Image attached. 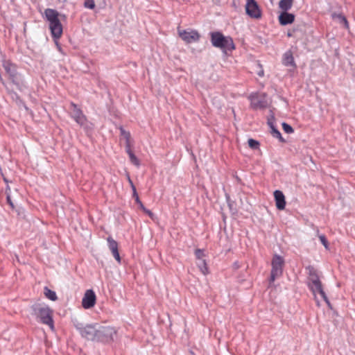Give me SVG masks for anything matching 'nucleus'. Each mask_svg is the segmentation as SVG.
Masks as SVG:
<instances>
[{"instance_id":"6","label":"nucleus","mask_w":355,"mask_h":355,"mask_svg":"<svg viewBox=\"0 0 355 355\" xmlns=\"http://www.w3.org/2000/svg\"><path fill=\"white\" fill-rule=\"evenodd\" d=\"M76 327L83 337L89 340H96L98 324H87L84 327L81 324H77Z\"/></svg>"},{"instance_id":"4","label":"nucleus","mask_w":355,"mask_h":355,"mask_svg":"<svg viewBox=\"0 0 355 355\" xmlns=\"http://www.w3.org/2000/svg\"><path fill=\"white\" fill-rule=\"evenodd\" d=\"M116 334V330L110 326H101L98 324L96 340L103 343H108L114 339Z\"/></svg>"},{"instance_id":"37","label":"nucleus","mask_w":355,"mask_h":355,"mask_svg":"<svg viewBox=\"0 0 355 355\" xmlns=\"http://www.w3.org/2000/svg\"><path fill=\"white\" fill-rule=\"evenodd\" d=\"M287 35H288V37H293V33L292 32L289 31V32H288Z\"/></svg>"},{"instance_id":"3","label":"nucleus","mask_w":355,"mask_h":355,"mask_svg":"<svg viewBox=\"0 0 355 355\" xmlns=\"http://www.w3.org/2000/svg\"><path fill=\"white\" fill-rule=\"evenodd\" d=\"M211 42L214 47L219 48L224 52L235 49L232 39L230 37L224 36L220 32L211 33Z\"/></svg>"},{"instance_id":"19","label":"nucleus","mask_w":355,"mask_h":355,"mask_svg":"<svg viewBox=\"0 0 355 355\" xmlns=\"http://www.w3.org/2000/svg\"><path fill=\"white\" fill-rule=\"evenodd\" d=\"M293 3V0H280L279 2V7L284 12H286L291 8Z\"/></svg>"},{"instance_id":"39","label":"nucleus","mask_w":355,"mask_h":355,"mask_svg":"<svg viewBox=\"0 0 355 355\" xmlns=\"http://www.w3.org/2000/svg\"><path fill=\"white\" fill-rule=\"evenodd\" d=\"M128 182L130 184V187L132 186V184H133L132 181L131 180L130 178L128 176Z\"/></svg>"},{"instance_id":"27","label":"nucleus","mask_w":355,"mask_h":355,"mask_svg":"<svg viewBox=\"0 0 355 355\" xmlns=\"http://www.w3.org/2000/svg\"><path fill=\"white\" fill-rule=\"evenodd\" d=\"M282 128H283L284 131L288 134L293 133L294 131L293 128L286 123H282Z\"/></svg>"},{"instance_id":"2","label":"nucleus","mask_w":355,"mask_h":355,"mask_svg":"<svg viewBox=\"0 0 355 355\" xmlns=\"http://www.w3.org/2000/svg\"><path fill=\"white\" fill-rule=\"evenodd\" d=\"M33 314L42 323L48 325L51 330L54 329L53 311L44 303H35L31 306Z\"/></svg>"},{"instance_id":"11","label":"nucleus","mask_w":355,"mask_h":355,"mask_svg":"<svg viewBox=\"0 0 355 355\" xmlns=\"http://www.w3.org/2000/svg\"><path fill=\"white\" fill-rule=\"evenodd\" d=\"M107 241L108 244V248L112 252L113 257L119 263H121V257L119 253L117 242L115 240H114L111 236L107 237Z\"/></svg>"},{"instance_id":"24","label":"nucleus","mask_w":355,"mask_h":355,"mask_svg":"<svg viewBox=\"0 0 355 355\" xmlns=\"http://www.w3.org/2000/svg\"><path fill=\"white\" fill-rule=\"evenodd\" d=\"M333 17L337 19L338 21L343 24L345 28H348V22L345 16L342 15H334Z\"/></svg>"},{"instance_id":"29","label":"nucleus","mask_w":355,"mask_h":355,"mask_svg":"<svg viewBox=\"0 0 355 355\" xmlns=\"http://www.w3.org/2000/svg\"><path fill=\"white\" fill-rule=\"evenodd\" d=\"M195 254H196V259H198V261L200 260V259H204L205 254H204L203 250H202L200 249H197L195 251Z\"/></svg>"},{"instance_id":"16","label":"nucleus","mask_w":355,"mask_h":355,"mask_svg":"<svg viewBox=\"0 0 355 355\" xmlns=\"http://www.w3.org/2000/svg\"><path fill=\"white\" fill-rule=\"evenodd\" d=\"M282 64L286 67H296L293 53L291 51H287L283 55Z\"/></svg>"},{"instance_id":"38","label":"nucleus","mask_w":355,"mask_h":355,"mask_svg":"<svg viewBox=\"0 0 355 355\" xmlns=\"http://www.w3.org/2000/svg\"><path fill=\"white\" fill-rule=\"evenodd\" d=\"M131 188L132 189V192L135 191H137L134 184H132Z\"/></svg>"},{"instance_id":"25","label":"nucleus","mask_w":355,"mask_h":355,"mask_svg":"<svg viewBox=\"0 0 355 355\" xmlns=\"http://www.w3.org/2000/svg\"><path fill=\"white\" fill-rule=\"evenodd\" d=\"M271 133L274 137L278 138L281 141H284L280 132L275 128H271Z\"/></svg>"},{"instance_id":"33","label":"nucleus","mask_w":355,"mask_h":355,"mask_svg":"<svg viewBox=\"0 0 355 355\" xmlns=\"http://www.w3.org/2000/svg\"><path fill=\"white\" fill-rule=\"evenodd\" d=\"M136 202L139 205V207L142 209V210H146V207H144V205H143V203L141 202V201L140 200L139 196H137V199H136Z\"/></svg>"},{"instance_id":"26","label":"nucleus","mask_w":355,"mask_h":355,"mask_svg":"<svg viewBox=\"0 0 355 355\" xmlns=\"http://www.w3.org/2000/svg\"><path fill=\"white\" fill-rule=\"evenodd\" d=\"M248 142V146L252 149H258L259 147V143L257 140H254L253 139H249Z\"/></svg>"},{"instance_id":"13","label":"nucleus","mask_w":355,"mask_h":355,"mask_svg":"<svg viewBox=\"0 0 355 355\" xmlns=\"http://www.w3.org/2000/svg\"><path fill=\"white\" fill-rule=\"evenodd\" d=\"M274 197L275 200L276 207L279 210H283L285 209L286 200L285 196L282 191L276 190L274 192Z\"/></svg>"},{"instance_id":"9","label":"nucleus","mask_w":355,"mask_h":355,"mask_svg":"<svg viewBox=\"0 0 355 355\" xmlns=\"http://www.w3.org/2000/svg\"><path fill=\"white\" fill-rule=\"evenodd\" d=\"M246 13L252 18L259 19L261 16V10L254 0H249L245 5Z\"/></svg>"},{"instance_id":"41","label":"nucleus","mask_w":355,"mask_h":355,"mask_svg":"<svg viewBox=\"0 0 355 355\" xmlns=\"http://www.w3.org/2000/svg\"><path fill=\"white\" fill-rule=\"evenodd\" d=\"M14 96H15L16 98H18V96H17V94H14Z\"/></svg>"},{"instance_id":"18","label":"nucleus","mask_w":355,"mask_h":355,"mask_svg":"<svg viewBox=\"0 0 355 355\" xmlns=\"http://www.w3.org/2000/svg\"><path fill=\"white\" fill-rule=\"evenodd\" d=\"M3 67L12 79V82L15 83L17 76L15 66L10 64V62H6L3 64Z\"/></svg>"},{"instance_id":"28","label":"nucleus","mask_w":355,"mask_h":355,"mask_svg":"<svg viewBox=\"0 0 355 355\" xmlns=\"http://www.w3.org/2000/svg\"><path fill=\"white\" fill-rule=\"evenodd\" d=\"M84 6L87 8L94 9L95 8V2L94 0H86Z\"/></svg>"},{"instance_id":"31","label":"nucleus","mask_w":355,"mask_h":355,"mask_svg":"<svg viewBox=\"0 0 355 355\" xmlns=\"http://www.w3.org/2000/svg\"><path fill=\"white\" fill-rule=\"evenodd\" d=\"M319 239L326 249L329 248V243L324 235H319Z\"/></svg>"},{"instance_id":"12","label":"nucleus","mask_w":355,"mask_h":355,"mask_svg":"<svg viewBox=\"0 0 355 355\" xmlns=\"http://www.w3.org/2000/svg\"><path fill=\"white\" fill-rule=\"evenodd\" d=\"M49 28L53 38L58 39L61 37L62 34V26L60 20L49 24Z\"/></svg>"},{"instance_id":"34","label":"nucleus","mask_w":355,"mask_h":355,"mask_svg":"<svg viewBox=\"0 0 355 355\" xmlns=\"http://www.w3.org/2000/svg\"><path fill=\"white\" fill-rule=\"evenodd\" d=\"M143 211L145 213H146L151 218H153L154 214H153V213L151 211H150V210H148L147 209H146V210H143Z\"/></svg>"},{"instance_id":"8","label":"nucleus","mask_w":355,"mask_h":355,"mask_svg":"<svg viewBox=\"0 0 355 355\" xmlns=\"http://www.w3.org/2000/svg\"><path fill=\"white\" fill-rule=\"evenodd\" d=\"M179 36L187 43L198 42L200 34L196 30H178Z\"/></svg>"},{"instance_id":"1","label":"nucleus","mask_w":355,"mask_h":355,"mask_svg":"<svg viewBox=\"0 0 355 355\" xmlns=\"http://www.w3.org/2000/svg\"><path fill=\"white\" fill-rule=\"evenodd\" d=\"M309 271V287L313 292L315 297L316 298L317 294H319L320 297L324 300V301L327 303L329 307H331V303L323 290L322 282L320 280V277L318 276L317 270L312 266H309L307 268Z\"/></svg>"},{"instance_id":"7","label":"nucleus","mask_w":355,"mask_h":355,"mask_svg":"<svg viewBox=\"0 0 355 355\" xmlns=\"http://www.w3.org/2000/svg\"><path fill=\"white\" fill-rule=\"evenodd\" d=\"M251 105L254 109L264 108L268 105V101L265 94H252L250 96Z\"/></svg>"},{"instance_id":"30","label":"nucleus","mask_w":355,"mask_h":355,"mask_svg":"<svg viewBox=\"0 0 355 355\" xmlns=\"http://www.w3.org/2000/svg\"><path fill=\"white\" fill-rule=\"evenodd\" d=\"M8 190H10V188L8 186L7 187V189H6V194H7V202L10 205V206L11 207L12 209H14L15 208V206H14V203L11 199V196L10 194L8 192Z\"/></svg>"},{"instance_id":"22","label":"nucleus","mask_w":355,"mask_h":355,"mask_svg":"<svg viewBox=\"0 0 355 355\" xmlns=\"http://www.w3.org/2000/svg\"><path fill=\"white\" fill-rule=\"evenodd\" d=\"M197 266L203 275H207L208 273V268L205 259L198 260L197 261Z\"/></svg>"},{"instance_id":"14","label":"nucleus","mask_w":355,"mask_h":355,"mask_svg":"<svg viewBox=\"0 0 355 355\" xmlns=\"http://www.w3.org/2000/svg\"><path fill=\"white\" fill-rule=\"evenodd\" d=\"M74 107L73 112V118L80 125L83 126L85 125L87 119L85 116L83 114L82 111L77 107L75 104H72Z\"/></svg>"},{"instance_id":"23","label":"nucleus","mask_w":355,"mask_h":355,"mask_svg":"<svg viewBox=\"0 0 355 355\" xmlns=\"http://www.w3.org/2000/svg\"><path fill=\"white\" fill-rule=\"evenodd\" d=\"M44 295L49 300H52V301H55L57 300V295H56V293L55 292L51 291V289H49V288L47 287H45L44 288Z\"/></svg>"},{"instance_id":"20","label":"nucleus","mask_w":355,"mask_h":355,"mask_svg":"<svg viewBox=\"0 0 355 355\" xmlns=\"http://www.w3.org/2000/svg\"><path fill=\"white\" fill-rule=\"evenodd\" d=\"M121 135L125 140V149L131 148V137L129 132L125 131L123 128H120Z\"/></svg>"},{"instance_id":"32","label":"nucleus","mask_w":355,"mask_h":355,"mask_svg":"<svg viewBox=\"0 0 355 355\" xmlns=\"http://www.w3.org/2000/svg\"><path fill=\"white\" fill-rule=\"evenodd\" d=\"M274 120H275V118H274L273 115H271L270 118L268 119V124L270 128H273V127H275Z\"/></svg>"},{"instance_id":"5","label":"nucleus","mask_w":355,"mask_h":355,"mask_svg":"<svg viewBox=\"0 0 355 355\" xmlns=\"http://www.w3.org/2000/svg\"><path fill=\"white\" fill-rule=\"evenodd\" d=\"M272 270L270 282H273L276 278L279 277L283 273L284 259L282 257L275 254L272 260Z\"/></svg>"},{"instance_id":"10","label":"nucleus","mask_w":355,"mask_h":355,"mask_svg":"<svg viewBox=\"0 0 355 355\" xmlns=\"http://www.w3.org/2000/svg\"><path fill=\"white\" fill-rule=\"evenodd\" d=\"M96 295L92 290H87L82 300V306L84 309L92 308L96 304Z\"/></svg>"},{"instance_id":"40","label":"nucleus","mask_w":355,"mask_h":355,"mask_svg":"<svg viewBox=\"0 0 355 355\" xmlns=\"http://www.w3.org/2000/svg\"><path fill=\"white\" fill-rule=\"evenodd\" d=\"M3 180H4V181H5L6 182H8V180H7V179H6V178H3Z\"/></svg>"},{"instance_id":"15","label":"nucleus","mask_w":355,"mask_h":355,"mask_svg":"<svg viewBox=\"0 0 355 355\" xmlns=\"http://www.w3.org/2000/svg\"><path fill=\"white\" fill-rule=\"evenodd\" d=\"M279 24L286 26L292 24L295 20V15L286 12H282L279 16Z\"/></svg>"},{"instance_id":"17","label":"nucleus","mask_w":355,"mask_h":355,"mask_svg":"<svg viewBox=\"0 0 355 355\" xmlns=\"http://www.w3.org/2000/svg\"><path fill=\"white\" fill-rule=\"evenodd\" d=\"M44 15L49 24L59 20V13L55 10L47 8L44 10Z\"/></svg>"},{"instance_id":"35","label":"nucleus","mask_w":355,"mask_h":355,"mask_svg":"<svg viewBox=\"0 0 355 355\" xmlns=\"http://www.w3.org/2000/svg\"><path fill=\"white\" fill-rule=\"evenodd\" d=\"M132 195H133V197L135 198V200L137 199V196H139L137 191H133Z\"/></svg>"},{"instance_id":"36","label":"nucleus","mask_w":355,"mask_h":355,"mask_svg":"<svg viewBox=\"0 0 355 355\" xmlns=\"http://www.w3.org/2000/svg\"><path fill=\"white\" fill-rule=\"evenodd\" d=\"M258 75H259V76H263V69H261V71H259L258 72Z\"/></svg>"},{"instance_id":"21","label":"nucleus","mask_w":355,"mask_h":355,"mask_svg":"<svg viewBox=\"0 0 355 355\" xmlns=\"http://www.w3.org/2000/svg\"><path fill=\"white\" fill-rule=\"evenodd\" d=\"M126 153L128 154L131 163L137 166L140 165V162L138 158L135 156L133 152L131 150V148L125 149Z\"/></svg>"}]
</instances>
